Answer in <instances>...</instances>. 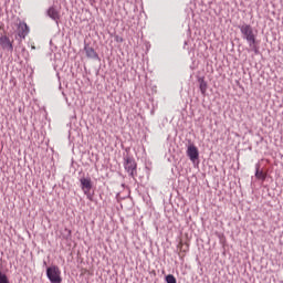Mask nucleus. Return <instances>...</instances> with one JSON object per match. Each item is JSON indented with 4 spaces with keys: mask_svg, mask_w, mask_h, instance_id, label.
<instances>
[{
    "mask_svg": "<svg viewBox=\"0 0 283 283\" xmlns=\"http://www.w3.org/2000/svg\"><path fill=\"white\" fill-rule=\"evenodd\" d=\"M48 17H50V19H53V21H59V19H61V14L59 13V10H56V8L54 7L49 8Z\"/></svg>",
    "mask_w": 283,
    "mask_h": 283,
    "instance_id": "9",
    "label": "nucleus"
},
{
    "mask_svg": "<svg viewBox=\"0 0 283 283\" xmlns=\"http://www.w3.org/2000/svg\"><path fill=\"white\" fill-rule=\"evenodd\" d=\"M125 169L134 178L136 176V161L132 158L126 159Z\"/></svg>",
    "mask_w": 283,
    "mask_h": 283,
    "instance_id": "6",
    "label": "nucleus"
},
{
    "mask_svg": "<svg viewBox=\"0 0 283 283\" xmlns=\"http://www.w3.org/2000/svg\"><path fill=\"white\" fill-rule=\"evenodd\" d=\"M0 46L2 48V50H8L9 52H12L14 50L12 41H10V38L8 35L0 36Z\"/></svg>",
    "mask_w": 283,
    "mask_h": 283,
    "instance_id": "5",
    "label": "nucleus"
},
{
    "mask_svg": "<svg viewBox=\"0 0 283 283\" xmlns=\"http://www.w3.org/2000/svg\"><path fill=\"white\" fill-rule=\"evenodd\" d=\"M46 276L51 283H61L63 279L61 277V269L57 265H51L46 269Z\"/></svg>",
    "mask_w": 283,
    "mask_h": 283,
    "instance_id": "2",
    "label": "nucleus"
},
{
    "mask_svg": "<svg viewBox=\"0 0 283 283\" xmlns=\"http://www.w3.org/2000/svg\"><path fill=\"white\" fill-rule=\"evenodd\" d=\"M0 283H10V281L8 280V275H6V273H2L0 270Z\"/></svg>",
    "mask_w": 283,
    "mask_h": 283,
    "instance_id": "12",
    "label": "nucleus"
},
{
    "mask_svg": "<svg viewBox=\"0 0 283 283\" xmlns=\"http://www.w3.org/2000/svg\"><path fill=\"white\" fill-rule=\"evenodd\" d=\"M17 25L18 36H20V39H25V35L30 33V28H28V24L25 22H19Z\"/></svg>",
    "mask_w": 283,
    "mask_h": 283,
    "instance_id": "7",
    "label": "nucleus"
},
{
    "mask_svg": "<svg viewBox=\"0 0 283 283\" xmlns=\"http://www.w3.org/2000/svg\"><path fill=\"white\" fill-rule=\"evenodd\" d=\"M187 156L191 160V163H196L198 158H200V153L198 151V147L196 145L191 144L187 148Z\"/></svg>",
    "mask_w": 283,
    "mask_h": 283,
    "instance_id": "4",
    "label": "nucleus"
},
{
    "mask_svg": "<svg viewBox=\"0 0 283 283\" xmlns=\"http://www.w3.org/2000/svg\"><path fill=\"white\" fill-rule=\"evenodd\" d=\"M241 34L249 43V46L255 49V33H253V28L251 24H243L240 27Z\"/></svg>",
    "mask_w": 283,
    "mask_h": 283,
    "instance_id": "1",
    "label": "nucleus"
},
{
    "mask_svg": "<svg viewBox=\"0 0 283 283\" xmlns=\"http://www.w3.org/2000/svg\"><path fill=\"white\" fill-rule=\"evenodd\" d=\"M255 178L258 180H262V182H264V180H266V172H264V170L260 169V164L255 165Z\"/></svg>",
    "mask_w": 283,
    "mask_h": 283,
    "instance_id": "10",
    "label": "nucleus"
},
{
    "mask_svg": "<svg viewBox=\"0 0 283 283\" xmlns=\"http://www.w3.org/2000/svg\"><path fill=\"white\" fill-rule=\"evenodd\" d=\"M80 184L84 196H86L88 200H92V193H90V191H92V178L83 177L80 179Z\"/></svg>",
    "mask_w": 283,
    "mask_h": 283,
    "instance_id": "3",
    "label": "nucleus"
},
{
    "mask_svg": "<svg viewBox=\"0 0 283 283\" xmlns=\"http://www.w3.org/2000/svg\"><path fill=\"white\" fill-rule=\"evenodd\" d=\"M166 282L167 283H176V276H174V274H168L166 276Z\"/></svg>",
    "mask_w": 283,
    "mask_h": 283,
    "instance_id": "13",
    "label": "nucleus"
},
{
    "mask_svg": "<svg viewBox=\"0 0 283 283\" xmlns=\"http://www.w3.org/2000/svg\"><path fill=\"white\" fill-rule=\"evenodd\" d=\"M84 52L88 59H98V53L90 45L84 46Z\"/></svg>",
    "mask_w": 283,
    "mask_h": 283,
    "instance_id": "8",
    "label": "nucleus"
},
{
    "mask_svg": "<svg viewBox=\"0 0 283 283\" xmlns=\"http://www.w3.org/2000/svg\"><path fill=\"white\" fill-rule=\"evenodd\" d=\"M120 42H123V39H119Z\"/></svg>",
    "mask_w": 283,
    "mask_h": 283,
    "instance_id": "15",
    "label": "nucleus"
},
{
    "mask_svg": "<svg viewBox=\"0 0 283 283\" xmlns=\"http://www.w3.org/2000/svg\"><path fill=\"white\" fill-rule=\"evenodd\" d=\"M198 83H199V90L202 96H205L207 94V87H208L207 81H205V77H199Z\"/></svg>",
    "mask_w": 283,
    "mask_h": 283,
    "instance_id": "11",
    "label": "nucleus"
},
{
    "mask_svg": "<svg viewBox=\"0 0 283 283\" xmlns=\"http://www.w3.org/2000/svg\"><path fill=\"white\" fill-rule=\"evenodd\" d=\"M120 42H123V39H119Z\"/></svg>",
    "mask_w": 283,
    "mask_h": 283,
    "instance_id": "14",
    "label": "nucleus"
}]
</instances>
